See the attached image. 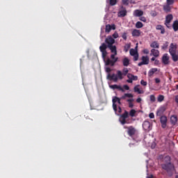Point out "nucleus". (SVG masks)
<instances>
[{
	"mask_svg": "<svg viewBox=\"0 0 178 178\" xmlns=\"http://www.w3.org/2000/svg\"><path fill=\"white\" fill-rule=\"evenodd\" d=\"M150 55L151 56H154V58H158L159 56V50L152 49Z\"/></svg>",
	"mask_w": 178,
	"mask_h": 178,
	"instance_id": "obj_16",
	"label": "nucleus"
},
{
	"mask_svg": "<svg viewBox=\"0 0 178 178\" xmlns=\"http://www.w3.org/2000/svg\"><path fill=\"white\" fill-rule=\"evenodd\" d=\"M137 81V80H138V76H132V81Z\"/></svg>",
	"mask_w": 178,
	"mask_h": 178,
	"instance_id": "obj_49",
	"label": "nucleus"
},
{
	"mask_svg": "<svg viewBox=\"0 0 178 178\" xmlns=\"http://www.w3.org/2000/svg\"><path fill=\"white\" fill-rule=\"evenodd\" d=\"M129 74V69L127 67L123 68L122 72L120 70L117 71V74H108L107 79L114 83H118V80H123V76H127Z\"/></svg>",
	"mask_w": 178,
	"mask_h": 178,
	"instance_id": "obj_1",
	"label": "nucleus"
},
{
	"mask_svg": "<svg viewBox=\"0 0 178 178\" xmlns=\"http://www.w3.org/2000/svg\"><path fill=\"white\" fill-rule=\"evenodd\" d=\"M163 99H165V96H163L162 95H159V97L157 98L158 102H162V101H163Z\"/></svg>",
	"mask_w": 178,
	"mask_h": 178,
	"instance_id": "obj_33",
	"label": "nucleus"
},
{
	"mask_svg": "<svg viewBox=\"0 0 178 178\" xmlns=\"http://www.w3.org/2000/svg\"><path fill=\"white\" fill-rule=\"evenodd\" d=\"M117 90L122 91V92H124V89H123V88H122V86H117Z\"/></svg>",
	"mask_w": 178,
	"mask_h": 178,
	"instance_id": "obj_42",
	"label": "nucleus"
},
{
	"mask_svg": "<svg viewBox=\"0 0 178 178\" xmlns=\"http://www.w3.org/2000/svg\"><path fill=\"white\" fill-rule=\"evenodd\" d=\"M129 54L131 56H134L137 55L138 53H137V51L134 49H131L129 51Z\"/></svg>",
	"mask_w": 178,
	"mask_h": 178,
	"instance_id": "obj_29",
	"label": "nucleus"
},
{
	"mask_svg": "<svg viewBox=\"0 0 178 178\" xmlns=\"http://www.w3.org/2000/svg\"><path fill=\"white\" fill-rule=\"evenodd\" d=\"M107 48H109L111 54H115V55H118V50L116 49V46L113 44Z\"/></svg>",
	"mask_w": 178,
	"mask_h": 178,
	"instance_id": "obj_20",
	"label": "nucleus"
},
{
	"mask_svg": "<svg viewBox=\"0 0 178 178\" xmlns=\"http://www.w3.org/2000/svg\"><path fill=\"white\" fill-rule=\"evenodd\" d=\"M143 127L145 131H149L152 129V125L149 121L145 120L143 123Z\"/></svg>",
	"mask_w": 178,
	"mask_h": 178,
	"instance_id": "obj_10",
	"label": "nucleus"
},
{
	"mask_svg": "<svg viewBox=\"0 0 178 178\" xmlns=\"http://www.w3.org/2000/svg\"><path fill=\"white\" fill-rule=\"evenodd\" d=\"M127 102L129 103V108H134V104H133L134 99H128Z\"/></svg>",
	"mask_w": 178,
	"mask_h": 178,
	"instance_id": "obj_25",
	"label": "nucleus"
},
{
	"mask_svg": "<svg viewBox=\"0 0 178 178\" xmlns=\"http://www.w3.org/2000/svg\"><path fill=\"white\" fill-rule=\"evenodd\" d=\"M120 118L127 119V118H129V112H127V111H125L124 113L120 115Z\"/></svg>",
	"mask_w": 178,
	"mask_h": 178,
	"instance_id": "obj_32",
	"label": "nucleus"
},
{
	"mask_svg": "<svg viewBox=\"0 0 178 178\" xmlns=\"http://www.w3.org/2000/svg\"><path fill=\"white\" fill-rule=\"evenodd\" d=\"M106 72L107 73H111V72H112V70H111L110 67H107V68L106 69Z\"/></svg>",
	"mask_w": 178,
	"mask_h": 178,
	"instance_id": "obj_56",
	"label": "nucleus"
},
{
	"mask_svg": "<svg viewBox=\"0 0 178 178\" xmlns=\"http://www.w3.org/2000/svg\"><path fill=\"white\" fill-rule=\"evenodd\" d=\"M123 5H129V0H122Z\"/></svg>",
	"mask_w": 178,
	"mask_h": 178,
	"instance_id": "obj_48",
	"label": "nucleus"
},
{
	"mask_svg": "<svg viewBox=\"0 0 178 178\" xmlns=\"http://www.w3.org/2000/svg\"><path fill=\"white\" fill-rule=\"evenodd\" d=\"M161 168L163 170H165L168 176L172 177L176 172V168H175V164L172 163H162Z\"/></svg>",
	"mask_w": 178,
	"mask_h": 178,
	"instance_id": "obj_3",
	"label": "nucleus"
},
{
	"mask_svg": "<svg viewBox=\"0 0 178 178\" xmlns=\"http://www.w3.org/2000/svg\"><path fill=\"white\" fill-rule=\"evenodd\" d=\"M156 72H158V68H152L149 70L148 72V76L149 77H152L154 76V74L155 73H156Z\"/></svg>",
	"mask_w": 178,
	"mask_h": 178,
	"instance_id": "obj_21",
	"label": "nucleus"
},
{
	"mask_svg": "<svg viewBox=\"0 0 178 178\" xmlns=\"http://www.w3.org/2000/svg\"><path fill=\"white\" fill-rule=\"evenodd\" d=\"M120 122L121 123V124H126V123H127V122L126 121V118H122V117L120 118Z\"/></svg>",
	"mask_w": 178,
	"mask_h": 178,
	"instance_id": "obj_37",
	"label": "nucleus"
},
{
	"mask_svg": "<svg viewBox=\"0 0 178 178\" xmlns=\"http://www.w3.org/2000/svg\"><path fill=\"white\" fill-rule=\"evenodd\" d=\"M118 113H122V107L121 106L118 107Z\"/></svg>",
	"mask_w": 178,
	"mask_h": 178,
	"instance_id": "obj_62",
	"label": "nucleus"
},
{
	"mask_svg": "<svg viewBox=\"0 0 178 178\" xmlns=\"http://www.w3.org/2000/svg\"><path fill=\"white\" fill-rule=\"evenodd\" d=\"M150 47H151V48H155L156 49H159V43H158L157 41H153L150 44Z\"/></svg>",
	"mask_w": 178,
	"mask_h": 178,
	"instance_id": "obj_23",
	"label": "nucleus"
},
{
	"mask_svg": "<svg viewBox=\"0 0 178 178\" xmlns=\"http://www.w3.org/2000/svg\"><path fill=\"white\" fill-rule=\"evenodd\" d=\"M118 3V0H110V5L111 6H115Z\"/></svg>",
	"mask_w": 178,
	"mask_h": 178,
	"instance_id": "obj_38",
	"label": "nucleus"
},
{
	"mask_svg": "<svg viewBox=\"0 0 178 178\" xmlns=\"http://www.w3.org/2000/svg\"><path fill=\"white\" fill-rule=\"evenodd\" d=\"M123 88H124V90H130V87H129V86L127 85H124Z\"/></svg>",
	"mask_w": 178,
	"mask_h": 178,
	"instance_id": "obj_55",
	"label": "nucleus"
},
{
	"mask_svg": "<svg viewBox=\"0 0 178 178\" xmlns=\"http://www.w3.org/2000/svg\"><path fill=\"white\" fill-rule=\"evenodd\" d=\"M113 38H119V34L115 31V32L113 34Z\"/></svg>",
	"mask_w": 178,
	"mask_h": 178,
	"instance_id": "obj_44",
	"label": "nucleus"
},
{
	"mask_svg": "<svg viewBox=\"0 0 178 178\" xmlns=\"http://www.w3.org/2000/svg\"><path fill=\"white\" fill-rule=\"evenodd\" d=\"M134 90V92H138V94H143V90H140L137 86H135Z\"/></svg>",
	"mask_w": 178,
	"mask_h": 178,
	"instance_id": "obj_34",
	"label": "nucleus"
},
{
	"mask_svg": "<svg viewBox=\"0 0 178 178\" xmlns=\"http://www.w3.org/2000/svg\"><path fill=\"white\" fill-rule=\"evenodd\" d=\"M175 101L177 104H178V95L175 96Z\"/></svg>",
	"mask_w": 178,
	"mask_h": 178,
	"instance_id": "obj_61",
	"label": "nucleus"
},
{
	"mask_svg": "<svg viewBox=\"0 0 178 178\" xmlns=\"http://www.w3.org/2000/svg\"><path fill=\"white\" fill-rule=\"evenodd\" d=\"M130 44H126L125 46L124 47V52H128L129 49H130Z\"/></svg>",
	"mask_w": 178,
	"mask_h": 178,
	"instance_id": "obj_35",
	"label": "nucleus"
},
{
	"mask_svg": "<svg viewBox=\"0 0 178 178\" xmlns=\"http://www.w3.org/2000/svg\"><path fill=\"white\" fill-rule=\"evenodd\" d=\"M116 98H118V97H114L112 100L113 101V109L115 112V113H116V112H118V105H116L118 99H116Z\"/></svg>",
	"mask_w": 178,
	"mask_h": 178,
	"instance_id": "obj_14",
	"label": "nucleus"
},
{
	"mask_svg": "<svg viewBox=\"0 0 178 178\" xmlns=\"http://www.w3.org/2000/svg\"><path fill=\"white\" fill-rule=\"evenodd\" d=\"M154 65H159V60H154Z\"/></svg>",
	"mask_w": 178,
	"mask_h": 178,
	"instance_id": "obj_63",
	"label": "nucleus"
},
{
	"mask_svg": "<svg viewBox=\"0 0 178 178\" xmlns=\"http://www.w3.org/2000/svg\"><path fill=\"white\" fill-rule=\"evenodd\" d=\"M134 97L131 93H125L122 97H121V99H126V98H133Z\"/></svg>",
	"mask_w": 178,
	"mask_h": 178,
	"instance_id": "obj_24",
	"label": "nucleus"
},
{
	"mask_svg": "<svg viewBox=\"0 0 178 178\" xmlns=\"http://www.w3.org/2000/svg\"><path fill=\"white\" fill-rule=\"evenodd\" d=\"M170 57H169V54H164L161 58V62L165 65H169L170 63Z\"/></svg>",
	"mask_w": 178,
	"mask_h": 178,
	"instance_id": "obj_9",
	"label": "nucleus"
},
{
	"mask_svg": "<svg viewBox=\"0 0 178 178\" xmlns=\"http://www.w3.org/2000/svg\"><path fill=\"white\" fill-rule=\"evenodd\" d=\"M111 30H116V26L115 24L111 26Z\"/></svg>",
	"mask_w": 178,
	"mask_h": 178,
	"instance_id": "obj_60",
	"label": "nucleus"
},
{
	"mask_svg": "<svg viewBox=\"0 0 178 178\" xmlns=\"http://www.w3.org/2000/svg\"><path fill=\"white\" fill-rule=\"evenodd\" d=\"M133 74H130V73H129V74H127V77H128V79H133Z\"/></svg>",
	"mask_w": 178,
	"mask_h": 178,
	"instance_id": "obj_53",
	"label": "nucleus"
},
{
	"mask_svg": "<svg viewBox=\"0 0 178 178\" xmlns=\"http://www.w3.org/2000/svg\"><path fill=\"white\" fill-rule=\"evenodd\" d=\"M129 115H131V118H134V116H136V110L131 109L129 112Z\"/></svg>",
	"mask_w": 178,
	"mask_h": 178,
	"instance_id": "obj_36",
	"label": "nucleus"
},
{
	"mask_svg": "<svg viewBox=\"0 0 178 178\" xmlns=\"http://www.w3.org/2000/svg\"><path fill=\"white\" fill-rule=\"evenodd\" d=\"M144 15V12L141 10H135L134 12V16H136V17H141Z\"/></svg>",
	"mask_w": 178,
	"mask_h": 178,
	"instance_id": "obj_15",
	"label": "nucleus"
},
{
	"mask_svg": "<svg viewBox=\"0 0 178 178\" xmlns=\"http://www.w3.org/2000/svg\"><path fill=\"white\" fill-rule=\"evenodd\" d=\"M139 20H140V22H144V23H145V22H147V19L145 18V17H140L139 18Z\"/></svg>",
	"mask_w": 178,
	"mask_h": 178,
	"instance_id": "obj_43",
	"label": "nucleus"
},
{
	"mask_svg": "<svg viewBox=\"0 0 178 178\" xmlns=\"http://www.w3.org/2000/svg\"><path fill=\"white\" fill-rule=\"evenodd\" d=\"M172 20H173V15L169 14L165 17V24L166 27L169 28V24Z\"/></svg>",
	"mask_w": 178,
	"mask_h": 178,
	"instance_id": "obj_12",
	"label": "nucleus"
},
{
	"mask_svg": "<svg viewBox=\"0 0 178 178\" xmlns=\"http://www.w3.org/2000/svg\"><path fill=\"white\" fill-rule=\"evenodd\" d=\"M116 55L117 54H115V53H113V54L111 55V58H107L106 60V65L107 66H115V63H116L119 59L118 57H115Z\"/></svg>",
	"mask_w": 178,
	"mask_h": 178,
	"instance_id": "obj_5",
	"label": "nucleus"
},
{
	"mask_svg": "<svg viewBox=\"0 0 178 178\" xmlns=\"http://www.w3.org/2000/svg\"><path fill=\"white\" fill-rule=\"evenodd\" d=\"M105 43H102L99 47L100 52H102V58H106V55H108V51H106V49L108 47L112 46L115 44V39L112 38V36L109 35L105 39Z\"/></svg>",
	"mask_w": 178,
	"mask_h": 178,
	"instance_id": "obj_2",
	"label": "nucleus"
},
{
	"mask_svg": "<svg viewBox=\"0 0 178 178\" xmlns=\"http://www.w3.org/2000/svg\"><path fill=\"white\" fill-rule=\"evenodd\" d=\"M122 65L123 66L127 67L129 65H130V60L129 58L125 57L122 59Z\"/></svg>",
	"mask_w": 178,
	"mask_h": 178,
	"instance_id": "obj_22",
	"label": "nucleus"
},
{
	"mask_svg": "<svg viewBox=\"0 0 178 178\" xmlns=\"http://www.w3.org/2000/svg\"><path fill=\"white\" fill-rule=\"evenodd\" d=\"M149 63V58L148 56H142V62L138 64V66H143V65H148Z\"/></svg>",
	"mask_w": 178,
	"mask_h": 178,
	"instance_id": "obj_11",
	"label": "nucleus"
},
{
	"mask_svg": "<svg viewBox=\"0 0 178 178\" xmlns=\"http://www.w3.org/2000/svg\"><path fill=\"white\" fill-rule=\"evenodd\" d=\"M116 99H117V102L119 104V105H121L122 104V103L120 102V98H119V97H116Z\"/></svg>",
	"mask_w": 178,
	"mask_h": 178,
	"instance_id": "obj_59",
	"label": "nucleus"
},
{
	"mask_svg": "<svg viewBox=\"0 0 178 178\" xmlns=\"http://www.w3.org/2000/svg\"><path fill=\"white\" fill-rule=\"evenodd\" d=\"M176 51H177V44L171 43L169 49V54L172 56V59L174 62H177L178 56L176 54Z\"/></svg>",
	"mask_w": 178,
	"mask_h": 178,
	"instance_id": "obj_4",
	"label": "nucleus"
},
{
	"mask_svg": "<svg viewBox=\"0 0 178 178\" xmlns=\"http://www.w3.org/2000/svg\"><path fill=\"white\" fill-rule=\"evenodd\" d=\"M124 129H127V134L129 136V137H133L137 132V129L133 126H129V127H124Z\"/></svg>",
	"mask_w": 178,
	"mask_h": 178,
	"instance_id": "obj_6",
	"label": "nucleus"
},
{
	"mask_svg": "<svg viewBox=\"0 0 178 178\" xmlns=\"http://www.w3.org/2000/svg\"><path fill=\"white\" fill-rule=\"evenodd\" d=\"M170 123L172 126H175L176 123H177V115H171L170 117Z\"/></svg>",
	"mask_w": 178,
	"mask_h": 178,
	"instance_id": "obj_19",
	"label": "nucleus"
},
{
	"mask_svg": "<svg viewBox=\"0 0 178 178\" xmlns=\"http://www.w3.org/2000/svg\"><path fill=\"white\" fill-rule=\"evenodd\" d=\"M141 101H142V99H141L140 97H138V98L136 99V102H137L138 104H140V103L141 102Z\"/></svg>",
	"mask_w": 178,
	"mask_h": 178,
	"instance_id": "obj_58",
	"label": "nucleus"
},
{
	"mask_svg": "<svg viewBox=\"0 0 178 178\" xmlns=\"http://www.w3.org/2000/svg\"><path fill=\"white\" fill-rule=\"evenodd\" d=\"M111 30H112V26L111 24L106 25L105 32L111 33Z\"/></svg>",
	"mask_w": 178,
	"mask_h": 178,
	"instance_id": "obj_31",
	"label": "nucleus"
},
{
	"mask_svg": "<svg viewBox=\"0 0 178 178\" xmlns=\"http://www.w3.org/2000/svg\"><path fill=\"white\" fill-rule=\"evenodd\" d=\"M156 99L155 98V95H150V101H151V102H155Z\"/></svg>",
	"mask_w": 178,
	"mask_h": 178,
	"instance_id": "obj_39",
	"label": "nucleus"
},
{
	"mask_svg": "<svg viewBox=\"0 0 178 178\" xmlns=\"http://www.w3.org/2000/svg\"><path fill=\"white\" fill-rule=\"evenodd\" d=\"M175 2V0H167V5H172V3Z\"/></svg>",
	"mask_w": 178,
	"mask_h": 178,
	"instance_id": "obj_41",
	"label": "nucleus"
},
{
	"mask_svg": "<svg viewBox=\"0 0 178 178\" xmlns=\"http://www.w3.org/2000/svg\"><path fill=\"white\" fill-rule=\"evenodd\" d=\"M134 60H138V54L134 56Z\"/></svg>",
	"mask_w": 178,
	"mask_h": 178,
	"instance_id": "obj_52",
	"label": "nucleus"
},
{
	"mask_svg": "<svg viewBox=\"0 0 178 178\" xmlns=\"http://www.w3.org/2000/svg\"><path fill=\"white\" fill-rule=\"evenodd\" d=\"M166 109L165 107H160L156 111V116H162Z\"/></svg>",
	"mask_w": 178,
	"mask_h": 178,
	"instance_id": "obj_17",
	"label": "nucleus"
},
{
	"mask_svg": "<svg viewBox=\"0 0 178 178\" xmlns=\"http://www.w3.org/2000/svg\"><path fill=\"white\" fill-rule=\"evenodd\" d=\"M111 88H113V90H118V85H112Z\"/></svg>",
	"mask_w": 178,
	"mask_h": 178,
	"instance_id": "obj_54",
	"label": "nucleus"
},
{
	"mask_svg": "<svg viewBox=\"0 0 178 178\" xmlns=\"http://www.w3.org/2000/svg\"><path fill=\"white\" fill-rule=\"evenodd\" d=\"M160 30H161V34H163L165 33V28H163V26Z\"/></svg>",
	"mask_w": 178,
	"mask_h": 178,
	"instance_id": "obj_57",
	"label": "nucleus"
},
{
	"mask_svg": "<svg viewBox=\"0 0 178 178\" xmlns=\"http://www.w3.org/2000/svg\"><path fill=\"white\" fill-rule=\"evenodd\" d=\"M168 47H169V42H165L162 45L161 49H163V51H165V49H168Z\"/></svg>",
	"mask_w": 178,
	"mask_h": 178,
	"instance_id": "obj_30",
	"label": "nucleus"
},
{
	"mask_svg": "<svg viewBox=\"0 0 178 178\" xmlns=\"http://www.w3.org/2000/svg\"><path fill=\"white\" fill-rule=\"evenodd\" d=\"M132 37H140L141 31L138 29H134L131 33Z\"/></svg>",
	"mask_w": 178,
	"mask_h": 178,
	"instance_id": "obj_18",
	"label": "nucleus"
},
{
	"mask_svg": "<svg viewBox=\"0 0 178 178\" xmlns=\"http://www.w3.org/2000/svg\"><path fill=\"white\" fill-rule=\"evenodd\" d=\"M172 29L174 31H178V21L176 20L172 24Z\"/></svg>",
	"mask_w": 178,
	"mask_h": 178,
	"instance_id": "obj_27",
	"label": "nucleus"
},
{
	"mask_svg": "<svg viewBox=\"0 0 178 178\" xmlns=\"http://www.w3.org/2000/svg\"><path fill=\"white\" fill-rule=\"evenodd\" d=\"M140 84L142 85V86H147V81H144V80H141L140 81Z\"/></svg>",
	"mask_w": 178,
	"mask_h": 178,
	"instance_id": "obj_45",
	"label": "nucleus"
},
{
	"mask_svg": "<svg viewBox=\"0 0 178 178\" xmlns=\"http://www.w3.org/2000/svg\"><path fill=\"white\" fill-rule=\"evenodd\" d=\"M127 83H133V80L129 79L128 80H127Z\"/></svg>",
	"mask_w": 178,
	"mask_h": 178,
	"instance_id": "obj_64",
	"label": "nucleus"
},
{
	"mask_svg": "<svg viewBox=\"0 0 178 178\" xmlns=\"http://www.w3.org/2000/svg\"><path fill=\"white\" fill-rule=\"evenodd\" d=\"M154 81L156 84H159V83H161V79H159V78H156Z\"/></svg>",
	"mask_w": 178,
	"mask_h": 178,
	"instance_id": "obj_50",
	"label": "nucleus"
},
{
	"mask_svg": "<svg viewBox=\"0 0 178 178\" xmlns=\"http://www.w3.org/2000/svg\"><path fill=\"white\" fill-rule=\"evenodd\" d=\"M163 26L162 25H156V29L161 30Z\"/></svg>",
	"mask_w": 178,
	"mask_h": 178,
	"instance_id": "obj_51",
	"label": "nucleus"
},
{
	"mask_svg": "<svg viewBox=\"0 0 178 178\" xmlns=\"http://www.w3.org/2000/svg\"><path fill=\"white\" fill-rule=\"evenodd\" d=\"M135 26L136 29H143L144 27V24L141 22H137Z\"/></svg>",
	"mask_w": 178,
	"mask_h": 178,
	"instance_id": "obj_28",
	"label": "nucleus"
},
{
	"mask_svg": "<svg viewBox=\"0 0 178 178\" xmlns=\"http://www.w3.org/2000/svg\"><path fill=\"white\" fill-rule=\"evenodd\" d=\"M121 8L122 10H120L118 12V17H124V16L127 15V10H126L125 8H124L123 6L121 7Z\"/></svg>",
	"mask_w": 178,
	"mask_h": 178,
	"instance_id": "obj_13",
	"label": "nucleus"
},
{
	"mask_svg": "<svg viewBox=\"0 0 178 178\" xmlns=\"http://www.w3.org/2000/svg\"><path fill=\"white\" fill-rule=\"evenodd\" d=\"M160 123L161 124V127L163 129H166V126H168V117L161 115L160 118Z\"/></svg>",
	"mask_w": 178,
	"mask_h": 178,
	"instance_id": "obj_8",
	"label": "nucleus"
},
{
	"mask_svg": "<svg viewBox=\"0 0 178 178\" xmlns=\"http://www.w3.org/2000/svg\"><path fill=\"white\" fill-rule=\"evenodd\" d=\"M149 118L150 119H154V118H155V115H154V113H150L149 114Z\"/></svg>",
	"mask_w": 178,
	"mask_h": 178,
	"instance_id": "obj_47",
	"label": "nucleus"
},
{
	"mask_svg": "<svg viewBox=\"0 0 178 178\" xmlns=\"http://www.w3.org/2000/svg\"><path fill=\"white\" fill-rule=\"evenodd\" d=\"M171 9L172 8H170V6L168 4L163 6V10H164V12H165V13H169V12H170Z\"/></svg>",
	"mask_w": 178,
	"mask_h": 178,
	"instance_id": "obj_26",
	"label": "nucleus"
},
{
	"mask_svg": "<svg viewBox=\"0 0 178 178\" xmlns=\"http://www.w3.org/2000/svg\"><path fill=\"white\" fill-rule=\"evenodd\" d=\"M122 38H123V40L126 41V40H127V33L126 32L123 33L122 35Z\"/></svg>",
	"mask_w": 178,
	"mask_h": 178,
	"instance_id": "obj_40",
	"label": "nucleus"
},
{
	"mask_svg": "<svg viewBox=\"0 0 178 178\" xmlns=\"http://www.w3.org/2000/svg\"><path fill=\"white\" fill-rule=\"evenodd\" d=\"M159 159H160V161L161 162H163V163H172L170 161H172V159L170 157L169 155H159Z\"/></svg>",
	"mask_w": 178,
	"mask_h": 178,
	"instance_id": "obj_7",
	"label": "nucleus"
},
{
	"mask_svg": "<svg viewBox=\"0 0 178 178\" xmlns=\"http://www.w3.org/2000/svg\"><path fill=\"white\" fill-rule=\"evenodd\" d=\"M143 54H145L146 55H148V54H149V50H148V49H143Z\"/></svg>",
	"mask_w": 178,
	"mask_h": 178,
	"instance_id": "obj_46",
	"label": "nucleus"
}]
</instances>
